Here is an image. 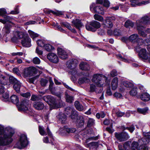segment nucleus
Returning a JSON list of instances; mask_svg holds the SVG:
<instances>
[{
    "label": "nucleus",
    "instance_id": "1",
    "mask_svg": "<svg viewBox=\"0 0 150 150\" xmlns=\"http://www.w3.org/2000/svg\"><path fill=\"white\" fill-rule=\"evenodd\" d=\"M18 39H21V43L23 46L29 47L31 46V39L25 33L18 31L14 32L12 40L15 41Z\"/></svg>",
    "mask_w": 150,
    "mask_h": 150
},
{
    "label": "nucleus",
    "instance_id": "2",
    "mask_svg": "<svg viewBox=\"0 0 150 150\" xmlns=\"http://www.w3.org/2000/svg\"><path fill=\"white\" fill-rule=\"evenodd\" d=\"M14 133V131L11 130L8 133L4 134L0 136V145H6L11 142L13 140L12 137Z\"/></svg>",
    "mask_w": 150,
    "mask_h": 150
},
{
    "label": "nucleus",
    "instance_id": "3",
    "mask_svg": "<svg viewBox=\"0 0 150 150\" xmlns=\"http://www.w3.org/2000/svg\"><path fill=\"white\" fill-rule=\"evenodd\" d=\"M144 137L139 140L142 144L139 146L138 150H148V148L145 145L148 144L150 140V132L144 133Z\"/></svg>",
    "mask_w": 150,
    "mask_h": 150
},
{
    "label": "nucleus",
    "instance_id": "4",
    "mask_svg": "<svg viewBox=\"0 0 150 150\" xmlns=\"http://www.w3.org/2000/svg\"><path fill=\"white\" fill-rule=\"evenodd\" d=\"M103 79L106 80L107 78L103 76L96 74L94 75L93 76L92 81L95 83L97 86L101 87L103 85Z\"/></svg>",
    "mask_w": 150,
    "mask_h": 150
},
{
    "label": "nucleus",
    "instance_id": "5",
    "mask_svg": "<svg viewBox=\"0 0 150 150\" xmlns=\"http://www.w3.org/2000/svg\"><path fill=\"white\" fill-rule=\"evenodd\" d=\"M91 11H93L96 13L101 15L104 13V9L102 6L100 5H96L95 3H92L90 6Z\"/></svg>",
    "mask_w": 150,
    "mask_h": 150
},
{
    "label": "nucleus",
    "instance_id": "6",
    "mask_svg": "<svg viewBox=\"0 0 150 150\" xmlns=\"http://www.w3.org/2000/svg\"><path fill=\"white\" fill-rule=\"evenodd\" d=\"M28 144V140L26 136L24 134H21L18 142L16 144L18 148L21 149L22 147H25Z\"/></svg>",
    "mask_w": 150,
    "mask_h": 150
},
{
    "label": "nucleus",
    "instance_id": "7",
    "mask_svg": "<svg viewBox=\"0 0 150 150\" xmlns=\"http://www.w3.org/2000/svg\"><path fill=\"white\" fill-rule=\"evenodd\" d=\"M29 101L26 98L22 99L20 104L18 106V109L19 111H25L28 110V108L30 106Z\"/></svg>",
    "mask_w": 150,
    "mask_h": 150
},
{
    "label": "nucleus",
    "instance_id": "8",
    "mask_svg": "<svg viewBox=\"0 0 150 150\" xmlns=\"http://www.w3.org/2000/svg\"><path fill=\"white\" fill-rule=\"evenodd\" d=\"M115 137L120 142L126 141L129 138L127 133L125 132H123L122 133L115 132Z\"/></svg>",
    "mask_w": 150,
    "mask_h": 150
},
{
    "label": "nucleus",
    "instance_id": "9",
    "mask_svg": "<svg viewBox=\"0 0 150 150\" xmlns=\"http://www.w3.org/2000/svg\"><path fill=\"white\" fill-rule=\"evenodd\" d=\"M138 37L137 34H133L129 37V40L133 42L137 43L138 45H140L142 44L143 40L141 38H139Z\"/></svg>",
    "mask_w": 150,
    "mask_h": 150
},
{
    "label": "nucleus",
    "instance_id": "10",
    "mask_svg": "<svg viewBox=\"0 0 150 150\" xmlns=\"http://www.w3.org/2000/svg\"><path fill=\"white\" fill-rule=\"evenodd\" d=\"M47 58L49 60L54 63H57L59 59L57 55L53 53H49L47 56Z\"/></svg>",
    "mask_w": 150,
    "mask_h": 150
},
{
    "label": "nucleus",
    "instance_id": "11",
    "mask_svg": "<svg viewBox=\"0 0 150 150\" xmlns=\"http://www.w3.org/2000/svg\"><path fill=\"white\" fill-rule=\"evenodd\" d=\"M57 50L58 55L62 59H65L68 57L67 53L64 50L61 48H58Z\"/></svg>",
    "mask_w": 150,
    "mask_h": 150
},
{
    "label": "nucleus",
    "instance_id": "12",
    "mask_svg": "<svg viewBox=\"0 0 150 150\" xmlns=\"http://www.w3.org/2000/svg\"><path fill=\"white\" fill-rule=\"evenodd\" d=\"M130 1L131 2L130 5L132 7L136 6H141L142 5L146 4L149 3V1H144L140 2L138 0H130Z\"/></svg>",
    "mask_w": 150,
    "mask_h": 150
},
{
    "label": "nucleus",
    "instance_id": "13",
    "mask_svg": "<svg viewBox=\"0 0 150 150\" xmlns=\"http://www.w3.org/2000/svg\"><path fill=\"white\" fill-rule=\"evenodd\" d=\"M87 134L86 132H81L79 135H76V137L77 138L78 137H79L80 138L82 139H83L84 138H86V143L88 142L90 140H96V137H92L87 138Z\"/></svg>",
    "mask_w": 150,
    "mask_h": 150
},
{
    "label": "nucleus",
    "instance_id": "14",
    "mask_svg": "<svg viewBox=\"0 0 150 150\" xmlns=\"http://www.w3.org/2000/svg\"><path fill=\"white\" fill-rule=\"evenodd\" d=\"M137 23V28L139 34L142 37H146V34L144 31H142V30L146 27V26L143 25V24L141 25L139 21Z\"/></svg>",
    "mask_w": 150,
    "mask_h": 150
},
{
    "label": "nucleus",
    "instance_id": "15",
    "mask_svg": "<svg viewBox=\"0 0 150 150\" xmlns=\"http://www.w3.org/2000/svg\"><path fill=\"white\" fill-rule=\"evenodd\" d=\"M35 71V69L33 67H30L26 69L24 71V75L25 77H29L33 75Z\"/></svg>",
    "mask_w": 150,
    "mask_h": 150
},
{
    "label": "nucleus",
    "instance_id": "16",
    "mask_svg": "<svg viewBox=\"0 0 150 150\" xmlns=\"http://www.w3.org/2000/svg\"><path fill=\"white\" fill-rule=\"evenodd\" d=\"M150 54L146 52V50L142 49L139 52V57L144 59H147Z\"/></svg>",
    "mask_w": 150,
    "mask_h": 150
},
{
    "label": "nucleus",
    "instance_id": "17",
    "mask_svg": "<svg viewBox=\"0 0 150 150\" xmlns=\"http://www.w3.org/2000/svg\"><path fill=\"white\" fill-rule=\"evenodd\" d=\"M68 67L71 69H74L76 67L78 64V61L75 59H72L69 61L68 62Z\"/></svg>",
    "mask_w": 150,
    "mask_h": 150
},
{
    "label": "nucleus",
    "instance_id": "18",
    "mask_svg": "<svg viewBox=\"0 0 150 150\" xmlns=\"http://www.w3.org/2000/svg\"><path fill=\"white\" fill-rule=\"evenodd\" d=\"M11 27L10 24H6L5 25L2 30V33L4 35L9 33L11 31Z\"/></svg>",
    "mask_w": 150,
    "mask_h": 150
},
{
    "label": "nucleus",
    "instance_id": "19",
    "mask_svg": "<svg viewBox=\"0 0 150 150\" xmlns=\"http://www.w3.org/2000/svg\"><path fill=\"white\" fill-rule=\"evenodd\" d=\"M33 107L38 110H42L44 107L43 103L40 102H34L33 103Z\"/></svg>",
    "mask_w": 150,
    "mask_h": 150
},
{
    "label": "nucleus",
    "instance_id": "20",
    "mask_svg": "<svg viewBox=\"0 0 150 150\" xmlns=\"http://www.w3.org/2000/svg\"><path fill=\"white\" fill-rule=\"evenodd\" d=\"M139 21L141 25L143 24L144 25L149 24H150V20L149 18L147 16H146L143 17Z\"/></svg>",
    "mask_w": 150,
    "mask_h": 150
},
{
    "label": "nucleus",
    "instance_id": "21",
    "mask_svg": "<svg viewBox=\"0 0 150 150\" xmlns=\"http://www.w3.org/2000/svg\"><path fill=\"white\" fill-rule=\"evenodd\" d=\"M76 130V129L74 128H69L67 126H64L63 128L60 129V131L62 133H65L66 132L68 133H74Z\"/></svg>",
    "mask_w": 150,
    "mask_h": 150
},
{
    "label": "nucleus",
    "instance_id": "22",
    "mask_svg": "<svg viewBox=\"0 0 150 150\" xmlns=\"http://www.w3.org/2000/svg\"><path fill=\"white\" fill-rule=\"evenodd\" d=\"M140 97L141 99L144 101H148L150 100V95L147 92L141 94Z\"/></svg>",
    "mask_w": 150,
    "mask_h": 150
},
{
    "label": "nucleus",
    "instance_id": "23",
    "mask_svg": "<svg viewBox=\"0 0 150 150\" xmlns=\"http://www.w3.org/2000/svg\"><path fill=\"white\" fill-rule=\"evenodd\" d=\"M118 79L116 77H115L112 81L111 86L113 90H115L118 86Z\"/></svg>",
    "mask_w": 150,
    "mask_h": 150
},
{
    "label": "nucleus",
    "instance_id": "24",
    "mask_svg": "<svg viewBox=\"0 0 150 150\" xmlns=\"http://www.w3.org/2000/svg\"><path fill=\"white\" fill-rule=\"evenodd\" d=\"M79 66L80 69L82 70H88L90 69L89 65L86 62H81Z\"/></svg>",
    "mask_w": 150,
    "mask_h": 150
},
{
    "label": "nucleus",
    "instance_id": "25",
    "mask_svg": "<svg viewBox=\"0 0 150 150\" xmlns=\"http://www.w3.org/2000/svg\"><path fill=\"white\" fill-rule=\"evenodd\" d=\"M7 78L3 75L1 74H0V84L1 85H5L7 84Z\"/></svg>",
    "mask_w": 150,
    "mask_h": 150
},
{
    "label": "nucleus",
    "instance_id": "26",
    "mask_svg": "<svg viewBox=\"0 0 150 150\" xmlns=\"http://www.w3.org/2000/svg\"><path fill=\"white\" fill-rule=\"evenodd\" d=\"M72 22L74 26L78 29H79L82 26V24H81V21L78 19L74 20Z\"/></svg>",
    "mask_w": 150,
    "mask_h": 150
},
{
    "label": "nucleus",
    "instance_id": "27",
    "mask_svg": "<svg viewBox=\"0 0 150 150\" xmlns=\"http://www.w3.org/2000/svg\"><path fill=\"white\" fill-rule=\"evenodd\" d=\"M91 26L95 29L96 30V29L99 28L100 26V23L96 21H93L91 22Z\"/></svg>",
    "mask_w": 150,
    "mask_h": 150
},
{
    "label": "nucleus",
    "instance_id": "28",
    "mask_svg": "<svg viewBox=\"0 0 150 150\" xmlns=\"http://www.w3.org/2000/svg\"><path fill=\"white\" fill-rule=\"evenodd\" d=\"M74 105L76 109L79 111H82L84 109L83 106L78 101H76L74 102Z\"/></svg>",
    "mask_w": 150,
    "mask_h": 150
},
{
    "label": "nucleus",
    "instance_id": "29",
    "mask_svg": "<svg viewBox=\"0 0 150 150\" xmlns=\"http://www.w3.org/2000/svg\"><path fill=\"white\" fill-rule=\"evenodd\" d=\"M21 87V83L19 81L15 84H14L13 86L14 88L17 93H19L20 92V88Z\"/></svg>",
    "mask_w": 150,
    "mask_h": 150
},
{
    "label": "nucleus",
    "instance_id": "30",
    "mask_svg": "<svg viewBox=\"0 0 150 150\" xmlns=\"http://www.w3.org/2000/svg\"><path fill=\"white\" fill-rule=\"evenodd\" d=\"M0 95H1L2 97V99L6 101L8 100L9 99V96L8 93L7 92H5V91L3 93L0 94Z\"/></svg>",
    "mask_w": 150,
    "mask_h": 150
},
{
    "label": "nucleus",
    "instance_id": "31",
    "mask_svg": "<svg viewBox=\"0 0 150 150\" xmlns=\"http://www.w3.org/2000/svg\"><path fill=\"white\" fill-rule=\"evenodd\" d=\"M11 101L14 104H17L19 102L18 97L15 95H13L11 97Z\"/></svg>",
    "mask_w": 150,
    "mask_h": 150
},
{
    "label": "nucleus",
    "instance_id": "32",
    "mask_svg": "<svg viewBox=\"0 0 150 150\" xmlns=\"http://www.w3.org/2000/svg\"><path fill=\"white\" fill-rule=\"evenodd\" d=\"M58 117L59 120L61 121L62 123H64V121L66 120V117L63 113L59 114L58 115Z\"/></svg>",
    "mask_w": 150,
    "mask_h": 150
},
{
    "label": "nucleus",
    "instance_id": "33",
    "mask_svg": "<svg viewBox=\"0 0 150 150\" xmlns=\"http://www.w3.org/2000/svg\"><path fill=\"white\" fill-rule=\"evenodd\" d=\"M84 124V121L83 118L82 117H79V120H78L77 126L79 127H82Z\"/></svg>",
    "mask_w": 150,
    "mask_h": 150
},
{
    "label": "nucleus",
    "instance_id": "34",
    "mask_svg": "<svg viewBox=\"0 0 150 150\" xmlns=\"http://www.w3.org/2000/svg\"><path fill=\"white\" fill-rule=\"evenodd\" d=\"M28 32L30 36L33 40H34L35 38H37L38 36V34L35 33L31 30H29Z\"/></svg>",
    "mask_w": 150,
    "mask_h": 150
},
{
    "label": "nucleus",
    "instance_id": "35",
    "mask_svg": "<svg viewBox=\"0 0 150 150\" xmlns=\"http://www.w3.org/2000/svg\"><path fill=\"white\" fill-rule=\"evenodd\" d=\"M90 81V80L89 79L84 77L79 78L78 82L79 84H81L84 83L89 82Z\"/></svg>",
    "mask_w": 150,
    "mask_h": 150
},
{
    "label": "nucleus",
    "instance_id": "36",
    "mask_svg": "<svg viewBox=\"0 0 150 150\" xmlns=\"http://www.w3.org/2000/svg\"><path fill=\"white\" fill-rule=\"evenodd\" d=\"M49 82L50 83V84L49 86V90L51 92V93L53 94H55V93L53 91V90L54 89H55L54 88H53L52 87V86L54 84L51 78H50L49 79Z\"/></svg>",
    "mask_w": 150,
    "mask_h": 150
},
{
    "label": "nucleus",
    "instance_id": "37",
    "mask_svg": "<svg viewBox=\"0 0 150 150\" xmlns=\"http://www.w3.org/2000/svg\"><path fill=\"white\" fill-rule=\"evenodd\" d=\"M125 26L127 28L132 27L134 26L133 23L130 20H128L125 23Z\"/></svg>",
    "mask_w": 150,
    "mask_h": 150
},
{
    "label": "nucleus",
    "instance_id": "38",
    "mask_svg": "<svg viewBox=\"0 0 150 150\" xmlns=\"http://www.w3.org/2000/svg\"><path fill=\"white\" fill-rule=\"evenodd\" d=\"M86 29L89 31H95L96 29H95L91 25V23L90 22L89 23H87L86 25Z\"/></svg>",
    "mask_w": 150,
    "mask_h": 150
},
{
    "label": "nucleus",
    "instance_id": "39",
    "mask_svg": "<svg viewBox=\"0 0 150 150\" xmlns=\"http://www.w3.org/2000/svg\"><path fill=\"white\" fill-rule=\"evenodd\" d=\"M38 45L41 47H44L45 45L46 41L43 40H39L37 41Z\"/></svg>",
    "mask_w": 150,
    "mask_h": 150
},
{
    "label": "nucleus",
    "instance_id": "40",
    "mask_svg": "<svg viewBox=\"0 0 150 150\" xmlns=\"http://www.w3.org/2000/svg\"><path fill=\"white\" fill-rule=\"evenodd\" d=\"M93 17L94 19L100 22H103V17L102 16L98 14H95Z\"/></svg>",
    "mask_w": 150,
    "mask_h": 150
},
{
    "label": "nucleus",
    "instance_id": "41",
    "mask_svg": "<svg viewBox=\"0 0 150 150\" xmlns=\"http://www.w3.org/2000/svg\"><path fill=\"white\" fill-rule=\"evenodd\" d=\"M43 98L44 100L46 102L51 101L52 100L54 99L53 97L49 95L44 96Z\"/></svg>",
    "mask_w": 150,
    "mask_h": 150
},
{
    "label": "nucleus",
    "instance_id": "42",
    "mask_svg": "<svg viewBox=\"0 0 150 150\" xmlns=\"http://www.w3.org/2000/svg\"><path fill=\"white\" fill-rule=\"evenodd\" d=\"M66 96V100L67 102L71 103L74 100V99L72 96L69 95L67 93H65Z\"/></svg>",
    "mask_w": 150,
    "mask_h": 150
},
{
    "label": "nucleus",
    "instance_id": "43",
    "mask_svg": "<svg viewBox=\"0 0 150 150\" xmlns=\"http://www.w3.org/2000/svg\"><path fill=\"white\" fill-rule=\"evenodd\" d=\"M138 144L137 142H134L132 144L131 148L132 150H138Z\"/></svg>",
    "mask_w": 150,
    "mask_h": 150
},
{
    "label": "nucleus",
    "instance_id": "44",
    "mask_svg": "<svg viewBox=\"0 0 150 150\" xmlns=\"http://www.w3.org/2000/svg\"><path fill=\"white\" fill-rule=\"evenodd\" d=\"M98 146V144L97 142H93L87 144L86 146V147H91V146H93L95 148H96Z\"/></svg>",
    "mask_w": 150,
    "mask_h": 150
},
{
    "label": "nucleus",
    "instance_id": "45",
    "mask_svg": "<svg viewBox=\"0 0 150 150\" xmlns=\"http://www.w3.org/2000/svg\"><path fill=\"white\" fill-rule=\"evenodd\" d=\"M44 47L45 49L48 51H50L54 49L53 47L49 44H45Z\"/></svg>",
    "mask_w": 150,
    "mask_h": 150
},
{
    "label": "nucleus",
    "instance_id": "46",
    "mask_svg": "<svg viewBox=\"0 0 150 150\" xmlns=\"http://www.w3.org/2000/svg\"><path fill=\"white\" fill-rule=\"evenodd\" d=\"M123 84L124 86L127 88H131L133 86V84L132 83L128 81L124 82Z\"/></svg>",
    "mask_w": 150,
    "mask_h": 150
},
{
    "label": "nucleus",
    "instance_id": "47",
    "mask_svg": "<svg viewBox=\"0 0 150 150\" xmlns=\"http://www.w3.org/2000/svg\"><path fill=\"white\" fill-rule=\"evenodd\" d=\"M109 21H107V22L106 21V19L105 20V23L103 22V24L104 25H105L108 28H111L113 26L112 22Z\"/></svg>",
    "mask_w": 150,
    "mask_h": 150
},
{
    "label": "nucleus",
    "instance_id": "48",
    "mask_svg": "<svg viewBox=\"0 0 150 150\" xmlns=\"http://www.w3.org/2000/svg\"><path fill=\"white\" fill-rule=\"evenodd\" d=\"M148 110L147 108H138L137 111L139 112L144 114H146Z\"/></svg>",
    "mask_w": 150,
    "mask_h": 150
},
{
    "label": "nucleus",
    "instance_id": "49",
    "mask_svg": "<svg viewBox=\"0 0 150 150\" xmlns=\"http://www.w3.org/2000/svg\"><path fill=\"white\" fill-rule=\"evenodd\" d=\"M137 90L136 88H133L129 92L130 94L132 96H136L137 93Z\"/></svg>",
    "mask_w": 150,
    "mask_h": 150
},
{
    "label": "nucleus",
    "instance_id": "50",
    "mask_svg": "<svg viewBox=\"0 0 150 150\" xmlns=\"http://www.w3.org/2000/svg\"><path fill=\"white\" fill-rule=\"evenodd\" d=\"M9 80L11 83H13L14 84L17 83L19 81L16 78L12 76H11L9 77Z\"/></svg>",
    "mask_w": 150,
    "mask_h": 150
},
{
    "label": "nucleus",
    "instance_id": "51",
    "mask_svg": "<svg viewBox=\"0 0 150 150\" xmlns=\"http://www.w3.org/2000/svg\"><path fill=\"white\" fill-rule=\"evenodd\" d=\"M49 13H52L53 14L56 15H57L59 16L62 15L63 13V12L62 11H53L50 10L49 11Z\"/></svg>",
    "mask_w": 150,
    "mask_h": 150
},
{
    "label": "nucleus",
    "instance_id": "52",
    "mask_svg": "<svg viewBox=\"0 0 150 150\" xmlns=\"http://www.w3.org/2000/svg\"><path fill=\"white\" fill-rule=\"evenodd\" d=\"M40 99V97L39 96L32 95L31 100L33 101L39 100Z\"/></svg>",
    "mask_w": 150,
    "mask_h": 150
},
{
    "label": "nucleus",
    "instance_id": "53",
    "mask_svg": "<svg viewBox=\"0 0 150 150\" xmlns=\"http://www.w3.org/2000/svg\"><path fill=\"white\" fill-rule=\"evenodd\" d=\"M119 6L120 7L121 9L124 11H126L129 7L128 6L125 5V4H120Z\"/></svg>",
    "mask_w": 150,
    "mask_h": 150
},
{
    "label": "nucleus",
    "instance_id": "54",
    "mask_svg": "<svg viewBox=\"0 0 150 150\" xmlns=\"http://www.w3.org/2000/svg\"><path fill=\"white\" fill-rule=\"evenodd\" d=\"M106 130L109 133L112 134L114 131V130L112 128V124L111 123L110 127H107L106 128Z\"/></svg>",
    "mask_w": 150,
    "mask_h": 150
},
{
    "label": "nucleus",
    "instance_id": "55",
    "mask_svg": "<svg viewBox=\"0 0 150 150\" xmlns=\"http://www.w3.org/2000/svg\"><path fill=\"white\" fill-rule=\"evenodd\" d=\"M94 122V120L92 118H89L87 124L88 127H90L93 125Z\"/></svg>",
    "mask_w": 150,
    "mask_h": 150
},
{
    "label": "nucleus",
    "instance_id": "56",
    "mask_svg": "<svg viewBox=\"0 0 150 150\" xmlns=\"http://www.w3.org/2000/svg\"><path fill=\"white\" fill-rule=\"evenodd\" d=\"M39 131L40 134L42 135H44L46 134L44 129L41 126H39Z\"/></svg>",
    "mask_w": 150,
    "mask_h": 150
},
{
    "label": "nucleus",
    "instance_id": "57",
    "mask_svg": "<svg viewBox=\"0 0 150 150\" xmlns=\"http://www.w3.org/2000/svg\"><path fill=\"white\" fill-rule=\"evenodd\" d=\"M61 25L66 27L69 30H71V27L70 24L66 22H62L61 23Z\"/></svg>",
    "mask_w": 150,
    "mask_h": 150
},
{
    "label": "nucleus",
    "instance_id": "58",
    "mask_svg": "<svg viewBox=\"0 0 150 150\" xmlns=\"http://www.w3.org/2000/svg\"><path fill=\"white\" fill-rule=\"evenodd\" d=\"M33 62L34 64H39L40 63V59L37 57H35L34 58Z\"/></svg>",
    "mask_w": 150,
    "mask_h": 150
},
{
    "label": "nucleus",
    "instance_id": "59",
    "mask_svg": "<svg viewBox=\"0 0 150 150\" xmlns=\"http://www.w3.org/2000/svg\"><path fill=\"white\" fill-rule=\"evenodd\" d=\"M124 130L127 129L129 130L131 132H132L134 130L135 128L133 125H132L130 127H123Z\"/></svg>",
    "mask_w": 150,
    "mask_h": 150
},
{
    "label": "nucleus",
    "instance_id": "60",
    "mask_svg": "<svg viewBox=\"0 0 150 150\" xmlns=\"http://www.w3.org/2000/svg\"><path fill=\"white\" fill-rule=\"evenodd\" d=\"M78 115L76 111H74L72 112L71 118L72 119H75L76 118Z\"/></svg>",
    "mask_w": 150,
    "mask_h": 150
},
{
    "label": "nucleus",
    "instance_id": "61",
    "mask_svg": "<svg viewBox=\"0 0 150 150\" xmlns=\"http://www.w3.org/2000/svg\"><path fill=\"white\" fill-rule=\"evenodd\" d=\"M114 35L116 36H118L121 35V31L119 30L115 29L113 32Z\"/></svg>",
    "mask_w": 150,
    "mask_h": 150
},
{
    "label": "nucleus",
    "instance_id": "62",
    "mask_svg": "<svg viewBox=\"0 0 150 150\" xmlns=\"http://www.w3.org/2000/svg\"><path fill=\"white\" fill-rule=\"evenodd\" d=\"M41 85L42 86H45L47 83L48 81L47 80L42 79L40 81Z\"/></svg>",
    "mask_w": 150,
    "mask_h": 150
},
{
    "label": "nucleus",
    "instance_id": "63",
    "mask_svg": "<svg viewBox=\"0 0 150 150\" xmlns=\"http://www.w3.org/2000/svg\"><path fill=\"white\" fill-rule=\"evenodd\" d=\"M114 96L117 98H122L123 97L122 95L120 93L117 92L115 93Z\"/></svg>",
    "mask_w": 150,
    "mask_h": 150
},
{
    "label": "nucleus",
    "instance_id": "64",
    "mask_svg": "<svg viewBox=\"0 0 150 150\" xmlns=\"http://www.w3.org/2000/svg\"><path fill=\"white\" fill-rule=\"evenodd\" d=\"M72 70L71 71V74L72 75L74 76H79L80 74L79 73H78V71L75 69H72Z\"/></svg>",
    "mask_w": 150,
    "mask_h": 150
}]
</instances>
